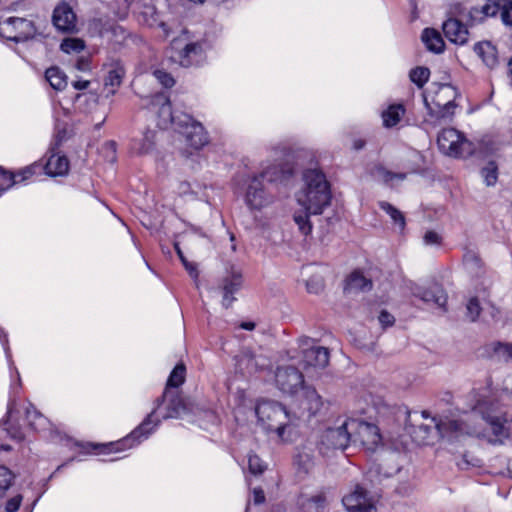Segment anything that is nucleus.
Returning <instances> with one entry per match:
<instances>
[{
  "label": "nucleus",
  "instance_id": "obj_42",
  "mask_svg": "<svg viewBox=\"0 0 512 512\" xmlns=\"http://www.w3.org/2000/svg\"><path fill=\"white\" fill-rule=\"evenodd\" d=\"M154 412H155V410H153L147 416V418L141 423V425L131 433V435L129 436V438L127 440L138 439L139 437L147 436L150 433L151 428H148V426L151 424V418H152V415L154 414Z\"/></svg>",
  "mask_w": 512,
  "mask_h": 512
},
{
  "label": "nucleus",
  "instance_id": "obj_7",
  "mask_svg": "<svg viewBox=\"0 0 512 512\" xmlns=\"http://www.w3.org/2000/svg\"><path fill=\"white\" fill-rule=\"evenodd\" d=\"M277 168L271 167L263 171L259 176L254 177L247 189L246 203L252 209H261L272 202V198L266 195L262 180L274 182L280 179Z\"/></svg>",
  "mask_w": 512,
  "mask_h": 512
},
{
  "label": "nucleus",
  "instance_id": "obj_50",
  "mask_svg": "<svg viewBox=\"0 0 512 512\" xmlns=\"http://www.w3.org/2000/svg\"><path fill=\"white\" fill-rule=\"evenodd\" d=\"M22 499V495L20 494L10 498L5 505L6 512H16L20 507Z\"/></svg>",
  "mask_w": 512,
  "mask_h": 512
},
{
  "label": "nucleus",
  "instance_id": "obj_10",
  "mask_svg": "<svg viewBox=\"0 0 512 512\" xmlns=\"http://www.w3.org/2000/svg\"><path fill=\"white\" fill-rule=\"evenodd\" d=\"M277 387L286 394H295L303 387L304 377L302 373L293 366L279 367L275 374Z\"/></svg>",
  "mask_w": 512,
  "mask_h": 512
},
{
  "label": "nucleus",
  "instance_id": "obj_64",
  "mask_svg": "<svg viewBox=\"0 0 512 512\" xmlns=\"http://www.w3.org/2000/svg\"><path fill=\"white\" fill-rule=\"evenodd\" d=\"M508 66H509V73L512 76V57H511V60L509 61Z\"/></svg>",
  "mask_w": 512,
  "mask_h": 512
},
{
  "label": "nucleus",
  "instance_id": "obj_54",
  "mask_svg": "<svg viewBox=\"0 0 512 512\" xmlns=\"http://www.w3.org/2000/svg\"><path fill=\"white\" fill-rule=\"evenodd\" d=\"M76 68L80 71H87L90 69V63L87 59L81 58L76 62Z\"/></svg>",
  "mask_w": 512,
  "mask_h": 512
},
{
  "label": "nucleus",
  "instance_id": "obj_1",
  "mask_svg": "<svg viewBox=\"0 0 512 512\" xmlns=\"http://www.w3.org/2000/svg\"><path fill=\"white\" fill-rule=\"evenodd\" d=\"M485 389H473L470 392L471 412L461 419L437 424L441 433H454L478 438H486L489 442H502L512 434V418L502 411L498 403L492 400L489 392L492 386L491 377L487 378Z\"/></svg>",
  "mask_w": 512,
  "mask_h": 512
},
{
  "label": "nucleus",
  "instance_id": "obj_60",
  "mask_svg": "<svg viewBox=\"0 0 512 512\" xmlns=\"http://www.w3.org/2000/svg\"><path fill=\"white\" fill-rule=\"evenodd\" d=\"M299 341H300L302 346H308V344L311 341V339L309 337H302V338H300Z\"/></svg>",
  "mask_w": 512,
  "mask_h": 512
},
{
  "label": "nucleus",
  "instance_id": "obj_4",
  "mask_svg": "<svg viewBox=\"0 0 512 512\" xmlns=\"http://www.w3.org/2000/svg\"><path fill=\"white\" fill-rule=\"evenodd\" d=\"M431 99L424 95V104L428 115L435 121L451 119L457 107V90L450 84H434Z\"/></svg>",
  "mask_w": 512,
  "mask_h": 512
},
{
  "label": "nucleus",
  "instance_id": "obj_37",
  "mask_svg": "<svg viewBox=\"0 0 512 512\" xmlns=\"http://www.w3.org/2000/svg\"><path fill=\"white\" fill-rule=\"evenodd\" d=\"M60 49L67 54L79 53L85 49V42L80 38H65L60 45Z\"/></svg>",
  "mask_w": 512,
  "mask_h": 512
},
{
  "label": "nucleus",
  "instance_id": "obj_32",
  "mask_svg": "<svg viewBox=\"0 0 512 512\" xmlns=\"http://www.w3.org/2000/svg\"><path fill=\"white\" fill-rule=\"evenodd\" d=\"M46 80L55 90H63L67 86V76L58 67H50L45 72Z\"/></svg>",
  "mask_w": 512,
  "mask_h": 512
},
{
  "label": "nucleus",
  "instance_id": "obj_14",
  "mask_svg": "<svg viewBox=\"0 0 512 512\" xmlns=\"http://www.w3.org/2000/svg\"><path fill=\"white\" fill-rule=\"evenodd\" d=\"M448 420H445L447 422ZM444 423V421L438 422V424ZM408 433L411 435L413 441L417 443L418 445H429L433 439V434L435 433V429L438 431L439 434L442 436H455L458 437L459 435H456L454 433H441L437 427V423L434 427L419 423V424H412L408 428Z\"/></svg>",
  "mask_w": 512,
  "mask_h": 512
},
{
  "label": "nucleus",
  "instance_id": "obj_33",
  "mask_svg": "<svg viewBox=\"0 0 512 512\" xmlns=\"http://www.w3.org/2000/svg\"><path fill=\"white\" fill-rule=\"evenodd\" d=\"M123 76H124V69L119 65L112 67L108 71V75L105 78V86L112 87V89L109 91V94H111V95L115 94L116 88L121 85Z\"/></svg>",
  "mask_w": 512,
  "mask_h": 512
},
{
  "label": "nucleus",
  "instance_id": "obj_40",
  "mask_svg": "<svg viewBox=\"0 0 512 512\" xmlns=\"http://www.w3.org/2000/svg\"><path fill=\"white\" fill-rule=\"evenodd\" d=\"M185 410V405L182 401V399L175 395L170 399L168 408H167V414L165 415V418H176L179 417L181 412Z\"/></svg>",
  "mask_w": 512,
  "mask_h": 512
},
{
  "label": "nucleus",
  "instance_id": "obj_13",
  "mask_svg": "<svg viewBox=\"0 0 512 512\" xmlns=\"http://www.w3.org/2000/svg\"><path fill=\"white\" fill-rule=\"evenodd\" d=\"M53 24L64 33H75L77 31L76 15L73 9L66 3L58 5L53 12Z\"/></svg>",
  "mask_w": 512,
  "mask_h": 512
},
{
  "label": "nucleus",
  "instance_id": "obj_24",
  "mask_svg": "<svg viewBox=\"0 0 512 512\" xmlns=\"http://www.w3.org/2000/svg\"><path fill=\"white\" fill-rule=\"evenodd\" d=\"M46 173L50 176H63L68 173L69 160L64 155L52 154L45 166Z\"/></svg>",
  "mask_w": 512,
  "mask_h": 512
},
{
  "label": "nucleus",
  "instance_id": "obj_18",
  "mask_svg": "<svg viewBox=\"0 0 512 512\" xmlns=\"http://www.w3.org/2000/svg\"><path fill=\"white\" fill-rule=\"evenodd\" d=\"M442 29L446 38L455 44L463 45L468 40L469 33L467 28L455 18L446 20L443 23Z\"/></svg>",
  "mask_w": 512,
  "mask_h": 512
},
{
  "label": "nucleus",
  "instance_id": "obj_21",
  "mask_svg": "<svg viewBox=\"0 0 512 512\" xmlns=\"http://www.w3.org/2000/svg\"><path fill=\"white\" fill-rule=\"evenodd\" d=\"M294 463L299 471L307 474L316 464L314 449L311 445H302L294 458Z\"/></svg>",
  "mask_w": 512,
  "mask_h": 512
},
{
  "label": "nucleus",
  "instance_id": "obj_5",
  "mask_svg": "<svg viewBox=\"0 0 512 512\" xmlns=\"http://www.w3.org/2000/svg\"><path fill=\"white\" fill-rule=\"evenodd\" d=\"M356 425V420L347 419L338 427L327 428L320 436L318 442L319 453L324 456H330L335 450H344L348 447L352 438V429Z\"/></svg>",
  "mask_w": 512,
  "mask_h": 512
},
{
  "label": "nucleus",
  "instance_id": "obj_41",
  "mask_svg": "<svg viewBox=\"0 0 512 512\" xmlns=\"http://www.w3.org/2000/svg\"><path fill=\"white\" fill-rule=\"evenodd\" d=\"M482 308L480 306L479 300L476 297H472L469 299L466 305V317L471 321L475 322L480 316Z\"/></svg>",
  "mask_w": 512,
  "mask_h": 512
},
{
  "label": "nucleus",
  "instance_id": "obj_27",
  "mask_svg": "<svg viewBox=\"0 0 512 512\" xmlns=\"http://www.w3.org/2000/svg\"><path fill=\"white\" fill-rule=\"evenodd\" d=\"M185 372H186L185 365L183 363L177 364L175 366V368L172 370V372L167 380L166 389H168L170 387L177 388L180 385H182L185 381ZM166 394H167V390H165L162 397H160L156 400V408H158L162 405Z\"/></svg>",
  "mask_w": 512,
  "mask_h": 512
},
{
  "label": "nucleus",
  "instance_id": "obj_25",
  "mask_svg": "<svg viewBox=\"0 0 512 512\" xmlns=\"http://www.w3.org/2000/svg\"><path fill=\"white\" fill-rule=\"evenodd\" d=\"M156 131L146 130L141 139L134 140L132 150L137 155H146L155 149Z\"/></svg>",
  "mask_w": 512,
  "mask_h": 512
},
{
  "label": "nucleus",
  "instance_id": "obj_30",
  "mask_svg": "<svg viewBox=\"0 0 512 512\" xmlns=\"http://www.w3.org/2000/svg\"><path fill=\"white\" fill-rule=\"evenodd\" d=\"M405 113V109L401 104L391 105L382 113L383 125L386 128H392L396 126L402 116Z\"/></svg>",
  "mask_w": 512,
  "mask_h": 512
},
{
  "label": "nucleus",
  "instance_id": "obj_53",
  "mask_svg": "<svg viewBox=\"0 0 512 512\" xmlns=\"http://www.w3.org/2000/svg\"><path fill=\"white\" fill-rule=\"evenodd\" d=\"M253 500L256 505H259V504H262L265 502V494L261 488H254Z\"/></svg>",
  "mask_w": 512,
  "mask_h": 512
},
{
  "label": "nucleus",
  "instance_id": "obj_15",
  "mask_svg": "<svg viewBox=\"0 0 512 512\" xmlns=\"http://www.w3.org/2000/svg\"><path fill=\"white\" fill-rule=\"evenodd\" d=\"M242 285V273L234 266L231 267L229 275L222 281L223 300L222 304L225 308H229L234 301L232 294L239 290Z\"/></svg>",
  "mask_w": 512,
  "mask_h": 512
},
{
  "label": "nucleus",
  "instance_id": "obj_26",
  "mask_svg": "<svg viewBox=\"0 0 512 512\" xmlns=\"http://www.w3.org/2000/svg\"><path fill=\"white\" fill-rule=\"evenodd\" d=\"M422 41L429 51L441 53L444 50V41L438 31L432 28H426L422 32Z\"/></svg>",
  "mask_w": 512,
  "mask_h": 512
},
{
  "label": "nucleus",
  "instance_id": "obj_58",
  "mask_svg": "<svg viewBox=\"0 0 512 512\" xmlns=\"http://www.w3.org/2000/svg\"><path fill=\"white\" fill-rule=\"evenodd\" d=\"M458 465L464 469V468H468L470 465H475L474 463H471L470 461H468L466 459V455L463 456V460L461 463H458Z\"/></svg>",
  "mask_w": 512,
  "mask_h": 512
},
{
  "label": "nucleus",
  "instance_id": "obj_45",
  "mask_svg": "<svg viewBox=\"0 0 512 512\" xmlns=\"http://www.w3.org/2000/svg\"><path fill=\"white\" fill-rule=\"evenodd\" d=\"M249 470L252 474H262L265 470V465L257 455H250L248 459Z\"/></svg>",
  "mask_w": 512,
  "mask_h": 512
},
{
  "label": "nucleus",
  "instance_id": "obj_63",
  "mask_svg": "<svg viewBox=\"0 0 512 512\" xmlns=\"http://www.w3.org/2000/svg\"><path fill=\"white\" fill-rule=\"evenodd\" d=\"M363 146H364V142H363V141H357V142H355V149L359 150V149H361Z\"/></svg>",
  "mask_w": 512,
  "mask_h": 512
},
{
  "label": "nucleus",
  "instance_id": "obj_43",
  "mask_svg": "<svg viewBox=\"0 0 512 512\" xmlns=\"http://www.w3.org/2000/svg\"><path fill=\"white\" fill-rule=\"evenodd\" d=\"M239 361L241 364L246 365V368L248 369L249 372H255L258 370L259 365L256 361V357L249 350L242 352Z\"/></svg>",
  "mask_w": 512,
  "mask_h": 512
},
{
  "label": "nucleus",
  "instance_id": "obj_2",
  "mask_svg": "<svg viewBox=\"0 0 512 512\" xmlns=\"http://www.w3.org/2000/svg\"><path fill=\"white\" fill-rule=\"evenodd\" d=\"M305 186L297 193L298 204L303 212L294 214V221L303 235L312 231L310 215H319L331 203L330 185L325 175L318 170L311 169L304 173Z\"/></svg>",
  "mask_w": 512,
  "mask_h": 512
},
{
  "label": "nucleus",
  "instance_id": "obj_49",
  "mask_svg": "<svg viewBox=\"0 0 512 512\" xmlns=\"http://www.w3.org/2000/svg\"><path fill=\"white\" fill-rule=\"evenodd\" d=\"M424 243L426 245H441L442 237L435 231L429 230L424 234Z\"/></svg>",
  "mask_w": 512,
  "mask_h": 512
},
{
  "label": "nucleus",
  "instance_id": "obj_35",
  "mask_svg": "<svg viewBox=\"0 0 512 512\" xmlns=\"http://www.w3.org/2000/svg\"><path fill=\"white\" fill-rule=\"evenodd\" d=\"M481 175L487 186H493L498 179V165L495 161H489L481 170Z\"/></svg>",
  "mask_w": 512,
  "mask_h": 512
},
{
  "label": "nucleus",
  "instance_id": "obj_56",
  "mask_svg": "<svg viewBox=\"0 0 512 512\" xmlns=\"http://www.w3.org/2000/svg\"><path fill=\"white\" fill-rule=\"evenodd\" d=\"M466 259L473 262L476 266L481 264V259L474 253L468 254Z\"/></svg>",
  "mask_w": 512,
  "mask_h": 512
},
{
  "label": "nucleus",
  "instance_id": "obj_31",
  "mask_svg": "<svg viewBox=\"0 0 512 512\" xmlns=\"http://www.w3.org/2000/svg\"><path fill=\"white\" fill-rule=\"evenodd\" d=\"M420 297L423 301L433 302L439 307H444L447 302V296L444 290L438 285H434L429 289L424 290Z\"/></svg>",
  "mask_w": 512,
  "mask_h": 512
},
{
  "label": "nucleus",
  "instance_id": "obj_57",
  "mask_svg": "<svg viewBox=\"0 0 512 512\" xmlns=\"http://www.w3.org/2000/svg\"><path fill=\"white\" fill-rule=\"evenodd\" d=\"M255 323L254 322H251V321H248V322H242L240 324V328L241 329H244V330H249V331H252L255 329Z\"/></svg>",
  "mask_w": 512,
  "mask_h": 512
},
{
  "label": "nucleus",
  "instance_id": "obj_46",
  "mask_svg": "<svg viewBox=\"0 0 512 512\" xmlns=\"http://www.w3.org/2000/svg\"><path fill=\"white\" fill-rule=\"evenodd\" d=\"M14 183V175L0 167V191L10 188Z\"/></svg>",
  "mask_w": 512,
  "mask_h": 512
},
{
  "label": "nucleus",
  "instance_id": "obj_11",
  "mask_svg": "<svg viewBox=\"0 0 512 512\" xmlns=\"http://www.w3.org/2000/svg\"><path fill=\"white\" fill-rule=\"evenodd\" d=\"M342 503L348 512H376V506L369 498L368 492L359 485L343 497Z\"/></svg>",
  "mask_w": 512,
  "mask_h": 512
},
{
  "label": "nucleus",
  "instance_id": "obj_6",
  "mask_svg": "<svg viewBox=\"0 0 512 512\" xmlns=\"http://www.w3.org/2000/svg\"><path fill=\"white\" fill-rule=\"evenodd\" d=\"M439 150L450 157H468L474 153L473 144L453 128L443 129L437 138Z\"/></svg>",
  "mask_w": 512,
  "mask_h": 512
},
{
  "label": "nucleus",
  "instance_id": "obj_34",
  "mask_svg": "<svg viewBox=\"0 0 512 512\" xmlns=\"http://www.w3.org/2000/svg\"><path fill=\"white\" fill-rule=\"evenodd\" d=\"M380 208L385 211L392 219L394 224H397L400 230L405 227V217L401 211L388 202L382 201L379 203Z\"/></svg>",
  "mask_w": 512,
  "mask_h": 512
},
{
  "label": "nucleus",
  "instance_id": "obj_36",
  "mask_svg": "<svg viewBox=\"0 0 512 512\" xmlns=\"http://www.w3.org/2000/svg\"><path fill=\"white\" fill-rule=\"evenodd\" d=\"M430 70L427 67H416L410 71V80L419 88H422L428 81Z\"/></svg>",
  "mask_w": 512,
  "mask_h": 512
},
{
  "label": "nucleus",
  "instance_id": "obj_47",
  "mask_svg": "<svg viewBox=\"0 0 512 512\" xmlns=\"http://www.w3.org/2000/svg\"><path fill=\"white\" fill-rule=\"evenodd\" d=\"M174 247H175V250L179 256V258L181 259L183 265L185 266L186 270L189 272L190 276L197 279L198 277V271H197V268L196 266L193 264V263H189L186 258L184 257L178 243H175L174 244Z\"/></svg>",
  "mask_w": 512,
  "mask_h": 512
},
{
  "label": "nucleus",
  "instance_id": "obj_51",
  "mask_svg": "<svg viewBox=\"0 0 512 512\" xmlns=\"http://www.w3.org/2000/svg\"><path fill=\"white\" fill-rule=\"evenodd\" d=\"M378 319L383 327L391 326V325H393V323L395 321L393 315H391L390 313H388L385 310L381 311Z\"/></svg>",
  "mask_w": 512,
  "mask_h": 512
},
{
  "label": "nucleus",
  "instance_id": "obj_23",
  "mask_svg": "<svg viewBox=\"0 0 512 512\" xmlns=\"http://www.w3.org/2000/svg\"><path fill=\"white\" fill-rule=\"evenodd\" d=\"M475 53L482 59L489 68H494L498 64L496 47L490 42H479L474 46Z\"/></svg>",
  "mask_w": 512,
  "mask_h": 512
},
{
  "label": "nucleus",
  "instance_id": "obj_29",
  "mask_svg": "<svg viewBox=\"0 0 512 512\" xmlns=\"http://www.w3.org/2000/svg\"><path fill=\"white\" fill-rule=\"evenodd\" d=\"M346 289L348 291H369L372 289V281L366 278L362 273L355 271L351 273L347 281Z\"/></svg>",
  "mask_w": 512,
  "mask_h": 512
},
{
  "label": "nucleus",
  "instance_id": "obj_9",
  "mask_svg": "<svg viewBox=\"0 0 512 512\" xmlns=\"http://www.w3.org/2000/svg\"><path fill=\"white\" fill-rule=\"evenodd\" d=\"M502 10L501 17L506 25L512 26V1L510 0H487L481 8L472 7L469 10L471 21L482 20L487 16H494Z\"/></svg>",
  "mask_w": 512,
  "mask_h": 512
},
{
  "label": "nucleus",
  "instance_id": "obj_39",
  "mask_svg": "<svg viewBox=\"0 0 512 512\" xmlns=\"http://www.w3.org/2000/svg\"><path fill=\"white\" fill-rule=\"evenodd\" d=\"M15 480V474L6 466H0V496L12 486Z\"/></svg>",
  "mask_w": 512,
  "mask_h": 512
},
{
  "label": "nucleus",
  "instance_id": "obj_20",
  "mask_svg": "<svg viewBox=\"0 0 512 512\" xmlns=\"http://www.w3.org/2000/svg\"><path fill=\"white\" fill-rule=\"evenodd\" d=\"M329 359V349L323 346H312L303 351V360L311 367L325 368L329 364Z\"/></svg>",
  "mask_w": 512,
  "mask_h": 512
},
{
  "label": "nucleus",
  "instance_id": "obj_3",
  "mask_svg": "<svg viewBox=\"0 0 512 512\" xmlns=\"http://www.w3.org/2000/svg\"><path fill=\"white\" fill-rule=\"evenodd\" d=\"M255 413L259 423L267 431H275L281 440H288L285 431L291 428V416L281 403L260 400L255 407Z\"/></svg>",
  "mask_w": 512,
  "mask_h": 512
},
{
  "label": "nucleus",
  "instance_id": "obj_17",
  "mask_svg": "<svg viewBox=\"0 0 512 512\" xmlns=\"http://www.w3.org/2000/svg\"><path fill=\"white\" fill-rule=\"evenodd\" d=\"M480 356L482 358L496 359L498 361L512 360V344L502 342L486 344L481 347Z\"/></svg>",
  "mask_w": 512,
  "mask_h": 512
},
{
  "label": "nucleus",
  "instance_id": "obj_52",
  "mask_svg": "<svg viewBox=\"0 0 512 512\" xmlns=\"http://www.w3.org/2000/svg\"><path fill=\"white\" fill-rule=\"evenodd\" d=\"M383 178L386 182L391 181L394 178L403 180L405 179L406 175L404 173H392L390 171H386L384 169L381 170Z\"/></svg>",
  "mask_w": 512,
  "mask_h": 512
},
{
  "label": "nucleus",
  "instance_id": "obj_28",
  "mask_svg": "<svg viewBox=\"0 0 512 512\" xmlns=\"http://www.w3.org/2000/svg\"><path fill=\"white\" fill-rule=\"evenodd\" d=\"M18 413L19 412L17 410L10 406L7 411V418L3 420L2 425L11 438L22 440L24 435L22 433L21 427L16 423V416Z\"/></svg>",
  "mask_w": 512,
  "mask_h": 512
},
{
  "label": "nucleus",
  "instance_id": "obj_55",
  "mask_svg": "<svg viewBox=\"0 0 512 512\" xmlns=\"http://www.w3.org/2000/svg\"><path fill=\"white\" fill-rule=\"evenodd\" d=\"M89 84H90V82L88 80H78V81L73 82V87L76 90H84V89L88 88Z\"/></svg>",
  "mask_w": 512,
  "mask_h": 512
},
{
  "label": "nucleus",
  "instance_id": "obj_59",
  "mask_svg": "<svg viewBox=\"0 0 512 512\" xmlns=\"http://www.w3.org/2000/svg\"><path fill=\"white\" fill-rule=\"evenodd\" d=\"M162 111H163V112H168V113H169V115H170L171 121H172V122H174V121H175L174 116H173V115L171 114V112H170V105H169V104H167L166 106L164 105V106L162 107Z\"/></svg>",
  "mask_w": 512,
  "mask_h": 512
},
{
  "label": "nucleus",
  "instance_id": "obj_19",
  "mask_svg": "<svg viewBox=\"0 0 512 512\" xmlns=\"http://www.w3.org/2000/svg\"><path fill=\"white\" fill-rule=\"evenodd\" d=\"M322 405V399L316 390L307 388L300 402V408L302 410L300 416L309 419L321 410Z\"/></svg>",
  "mask_w": 512,
  "mask_h": 512
},
{
  "label": "nucleus",
  "instance_id": "obj_12",
  "mask_svg": "<svg viewBox=\"0 0 512 512\" xmlns=\"http://www.w3.org/2000/svg\"><path fill=\"white\" fill-rule=\"evenodd\" d=\"M352 433H355L354 441H359L368 451H374L381 443L379 429L374 424L356 421Z\"/></svg>",
  "mask_w": 512,
  "mask_h": 512
},
{
  "label": "nucleus",
  "instance_id": "obj_44",
  "mask_svg": "<svg viewBox=\"0 0 512 512\" xmlns=\"http://www.w3.org/2000/svg\"><path fill=\"white\" fill-rule=\"evenodd\" d=\"M201 52V46L198 44V43H189L187 44L183 50L180 52V63L181 65L183 66H188L189 65V61L186 60V58L191 54V53H200Z\"/></svg>",
  "mask_w": 512,
  "mask_h": 512
},
{
  "label": "nucleus",
  "instance_id": "obj_48",
  "mask_svg": "<svg viewBox=\"0 0 512 512\" xmlns=\"http://www.w3.org/2000/svg\"><path fill=\"white\" fill-rule=\"evenodd\" d=\"M153 74L155 78L166 88L172 87L175 83L173 77L163 70H155Z\"/></svg>",
  "mask_w": 512,
  "mask_h": 512
},
{
  "label": "nucleus",
  "instance_id": "obj_22",
  "mask_svg": "<svg viewBox=\"0 0 512 512\" xmlns=\"http://www.w3.org/2000/svg\"><path fill=\"white\" fill-rule=\"evenodd\" d=\"M326 501L325 492L320 491L309 497L305 495L300 496L298 503L302 512H322Z\"/></svg>",
  "mask_w": 512,
  "mask_h": 512
},
{
  "label": "nucleus",
  "instance_id": "obj_62",
  "mask_svg": "<svg viewBox=\"0 0 512 512\" xmlns=\"http://www.w3.org/2000/svg\"><path fill=\"white\" fill-rule=\"evenodd\" d=\"M63 138H64V134L62 135V134L59 132V133H58V135H57V138H56V145H57V146H59V145L61 144V142H62Z\"/></svg>",
  "mask_w": 512,
  "mask_h": 512
},
{
  "label": "nucleus",
  "instance_id": "obj_38",
  "mask_svg": "<svg viewBox=\"0 0 512 512\" xmlns=\"http://www.w3.org/2000/svg\"><path fill=\"white\" fill-rule=\"evenodd\" d=\"M26 418L28 420V425L34 429L37 430L39 427L44 426L45 424V417L37 411L34 407L29 406L25 410Z\"/></svg>",
  "mask_w": 512,
  "mask_h": 512
},
{
  "label": "nucleus",
  "instance_id": "obj_61",
  "mask_svg": "<svg viewBox=\"0 0 512 512\" xmlns=\"http://www.w3.org/2000/svg\"><path fill=\"white\" fill-rule=\"evenodd\" d=\"M189 186H190V185H189L188 183H182V184H181V187H180L181 192H183V193L188 192V190H189Z\"/></svg>",
  "mask_w": 512,
  "mask_h": 512
},
{
  "label": "nucleus",
  "instance_id": "obj_16",
  "mask_svg": "<svg viewBox=\"0 0 512 512\" xmlns=\"http://www.w3.org/2000/svg\"><path fill=\"white\" fill-rule=\"evenodd\" d=\"M183 136L186 145L193 150H200L208 143L207 135L203 126L194 121L186 125L185 130L183 131Z\"/></svg>",
  "mask_w": 512,
  "mask_h": 512
},
{
  "label": "nucleus",
  "instance_id": "obj_8",
  "mask_svg": "<svg viewBox=\"0 0 512 512\" xmlns=\"http://www.w3.org/2000/svg\"><path fill=\"white\" fill-rule=\"evenodd\" d=\"M36 32L32 21L25 18L10 17L0 22V36L14 42H23Z\"/></svg>",
  "mask_w": 512,
  "mask_h": 512
}]
</instances>
